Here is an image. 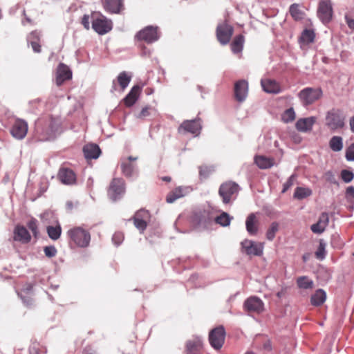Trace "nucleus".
<instances>
[{"mask_svg": "<svg viewBox=\"0 0 354 354\" xmlns=\"http://www.w3.org/2000/svg\"><path fill=\"white\" fill-rule=\"evenodd\" d=\"M59 124L53 119H39L35 122L34 137L37 141L44 142L55 138Z\"/></svg>", "mask_w": 354, "mask_h": 354, "instance_id": "nucleus-1", "label": "nucleus"}, {"mask_svg": "<svg viewBox=\"0 0 354 354\" xmlns=\"http://www.w3.org/2000/svg\"><path fill=\"white\" fill-rule=\"evenodd\" d=\"M241 190L240 186L235 182L227 181L223 183L218 189V195L225 205H232L237 198Z\"/></svg>", "mask_w": 354, "mask_h": 354, "instance_id": "nucleus-2", "label": "nucleus"}, {"mask_svg": "<svg viewBox=\"0 0 354 354\" xmlns=\"http://www.w3.org/2000/svg\"><path fill=\"white\" fill-rule=\"evenodd\" d=\"M70 240L77 247L86 248L91 242V234L82 226L74 227L67 232Z\"/></svg>", "mask_w": 354, "mask_h": 354, "instance_id": "nucleus-3", "label": "nucleus"}, {"mask_svg": "<svg viewBox=\"0 0 354 354\" xmlns=\"http://www.w3.org/2000/svg\"><path fill=\"white\" fill-rule=\"evenodd\" d=\"M323 95L321 88L306 87L298 93V97L301 103L305 105H310L318 100Z\"/></svg>", "mask_w": 354, "mask_h": 354, "instance_id": "nucleus-4", "label": "nucleus"}, {"mask_svg": "<svg viewBox=\"0 0 354 354\" xmlns=\"http://www.w3.org/2000/svg\"><path fill=\"white\" fill-rule=\"evenodd\" d=\"M326 125L331 130L335 131L344 126V117L338 109H332L327 112Z\"/></svg>", "mask_w": 354, "mask_h": 354, "instance_id": "nucleus-5", "label": "nucleus"}, {"mask_svg": "<svg viewBox=\"0 0 354 354\" xmlns=\"http://www.w3.org/2000/svg\"><path fill=\"white\" fill-rule=\"evenodd\" d=\"M138 157L129 156L122 158L120 160V168L122 173L127 178L138 176L139 174L138 166L134 162L138 160Z\"/></svg>", "mask_w": 354, "mask_h": 354, "instance_id": "nucleus-6", "label": "nucleus"}, {"mask_svg": "<svg viewBox=\"0 0 354 354\" xmlns=\"http://www.w3.org/2000/svg\"><path fill=\"white\" fill-rule=\"evenodd\" d=\"M125 193V183L121 178H113L108 190L109 197L113 201L122 198Z\"/></svg>", "mask_w": 354, "mask_h": 354, "instance_id": "nucleus-7", "label": "nucleus"}, {"mask_svg": "<svg viewBox=\"0 0 354 354\" xmlns=\"http://www.w3.org/2000/svg\"><path fill=\"white\" fill-rule=\"evenodd\" d=\"M225 330L223 326L212 329L209 334L210 345L216 350H219L223 345L225 338Z\"/></svg>", "mask_w": 354, "mask_h": 354, "instance_id": "nucleus-8", "label": "nucleus"}, {"mask_svg": "<svg viewBox=\"0 0 354 354\" xmlns=\"http://www.w3.org/2000/svg\"><path fill=\"white\" fill-rule=\"evenodd\" d=\"M216 37L222 45L229 43L234 32L233 27L227 21L218 24L216 27Z\"/></svg>", "mask_w": 354, "mask_h": 354, "instance_id": "nucleus-9", "label": "nucleus"}, {"mask_svg": "<svg viewBox=\"0 0 354 354\" xmlns=\"http://www.w3.org/2000/svg\"><path fill=\"white\" fill-rule=\"evenodd\" d=\"M333 7L330 0H320L317 9V16L324 24L330 22L333 17Z\"/></svg>", "mask_w": 354, "mask_h": 354, "instance_id": "nucleus-10", "label": "nucleus"}, {"mask_svg": "<svg viewBox=\"0 0 354 354\" xmlns=\"http://www.w3.org/2000/svg\"><path fill=\"white\" fill-rule=\"evenodd\" d=\"M202 129L200 118H196L190 120H185L178 127L179 133H190L195 136L200 134Z\"/></svg>", "mask_w": 354, "mask_h": 354, "instance_id": "nucleus-11", "label": "nucleus"}, {"mask_svg": "<svg viewBox=\"0 0 354 354\" xmlns=\"http://www.w3.org/2000/svg\"><path fill=\"white\" fill-rule=\"evenodd\" d=\"M243 309L248 313L260 314L264 310V303L259 297L251 296L245 300Z\"/></svg>", "mask_w": 354, "mask_h": 354, "instance_id": "nucleus-12", "label": "nucleus"}, {"mask_svg": "<svg viewBox=\"0 0 354 354\" xmlns=\"http://www.w3.org/2000/svg\"><path fill=\"white\" fill-rule=\"evenodd\" d=\"M92 28L99 35H104L112 29V21L102 15L94 17Z\"/></svg>", "mask_w": 354, "mask_h": 354, "instance_id": "nucleus-13", "label": "nucleus"}, {"mask_svg": "<svg viewBox=\"0 0 354 354\" xmlns=\"http://www.w3.org/2000/svg\"><path fill=\"white\" fill-rule=\"evenodd\" d=\"M136 37L139 40H143L148 44H151L157 41L160 36L157 27L149 26L140 30Z\"/></svg>", "mask_w": 354, "mask_h": 354, "instance_id": "nucleus-14", "label": "nucleus"}, {"mask_svg": "<svg viewBox=\"0 0 354 354\" xmlns=\"http://www.w3.org/2000/svg\"><path fill=\"white\" fill-rule=\"evenodd\" d=\"M10 132L12 137L17 140H22L28 132V123L22 119H16L10 128Z\"/></svg>", "mask_w": 354, "mask_h": 354, "instance_id": "nucleus-15", "label": "nucleus"}, {"mask_svg": "<svg viewBox=\"0 0 354 354\" xmlns=\"http://www.w3.org/2000/svg\"><path fill=\"white\" fill-rule=\"evenodd\" d=\"M242 248L248 255L261 256L263 252V244L245 239L241 242Z\"/></svg>", "mask_w": 354, "mask_h": 354, "instance_id": "nucleus-16", "label": "nucleus"}, {"mask_svg": "<svg viewBox=\"0 0 354 354\" xmlns=\"http://www.w3.org/2000/svg\"><path fill=\"white\" fill-rule=\"evenodd\" d=\"M203 341L201 337L194 336L186 342V354H202Z\"/></svg>", "mask_w": 354, "mask_h": 354, "instance_id": "nucleus-17", "label": "nucleus"}, {"mask_svg": "<svg viewBox=\"0 0 354 354\" xmlns=\"http://www.w3.org/2000/svg\"><path fill=\"white\" fill-rule=\"evenodd\" d=\"M72 78V71L64 64L60 63L57 68L55 83L59 86L66 80Z\"/></svg>", "mask_w": 354, "mask_h": 354, "instance_id": "nucleus-18", "label": "nucleus"}, {"mask_svg": "<svg viewBox=\"0 0 354 354\" xmlns=\"http://www.w3.org/2000/svg\"><path fill=\"white\" fill-rule=\"evenodd\" d=\"M57 176L59 180L64 185H71L76 183V175L71 169L66 167L60 168Z\"/></svg>", "mask_w": 354, "mask_h": 354, "instance_id": "nucleus-19", "label": "nucleus"}, {"mask_svg": "<svg viewBox=\"0 0 354 354\" xmlns=\"http://www.w3.org/2000/svg\"><path fill=\"white\" fill-rule=\"evenodd\" d=\"M13 239L22 243H28L31 240V236L24 226L17 225L13 231Z\"/></svg>", "mask_w": 354, "mask_h": 354, "instance_id": "nucleus-20", "label": "nucleus"}, {"mask_svg": "<svg viewBox=\"0 0 354 354\" xmlns=\"http://www.w3.org/2000/svg\"><path fill=\"white\" fill-rule=\"evenodd\" d=\"M248 84L247 81L241 80L235 83L234 95L237 101L243 102L248 95Z\"/></svg>", "mask_w": 354, "mask_h": 354, "instance_id": "nucleus-21", "label": "nucleus"}, {"mask_svg": "<svg viewBox=\"0 0 354 354\" xmlns=\"http://www.w3.org/2000/svg\"><path fill=\"white\" fill-rule=\"evenodd\" d=\"M104 10L111 14H118L124 8L122 0H104L103 1Z\"/></svg>", "mask_w": 354, "mask_h": 354, "instance_id": "nucleus-22", "label": "nucleus"}, {"mask_svg": "<svg viewBox=\"0 0 354 354\" xmlns=\"http://www.w3.org/2000/svg\"><path fill=\"white\" fill-rule=\"evenodd\" d=\"M328 223V214L326 212H323L319 216L317 222L311 225L310 229L315 234H322L324 232Z\"/></svg>", "mask_w": 354, "mask_h": 354, "instance_id": "nucleus-23", "label": "nucleus"}, {"mask_svg": "<svg viewBox=\"0 0 354 354\" xmlns=\"http://www.w3.org/2000/svg\"><path fill=\"white\" fill-rule=\"evenodd\" d=\"M261 85L266 93L277 94L281 92L280 85L274 80L262 79L261 80Z\"/></svg>", "mask_w": 354, "mask_h": 354, "instance_id": "nucleus-24", "label": "nucleus"}, {"mask_svg": "<svg viewBox=\"0 0 354 354\" xmlns=\"http://www.w3.org/2000/svg\"><path fill=\"white\" fill-rule=\"evenodd\" d=\"M316 122L315 117H308L299 119L296 124V129L301 132H307L312 129L313 124Z\"/></svg>", "mask_w": 354, "mask_h": 354, "instance_id": "nucleus-25", "label": "nucleus"}, {"mask_svg": "<svg viewBox=\"0 0 354 354\" xmlns=\"http://www.w3.org/2000/svg\"><path fill=\"white\" fill-rule=\"evenodd\" d=\"M189 192V187H178L167 194L166 201L168 203H172L177 199L185 196Z\"/></svg>", "mask_w": 354, "mask_h": 354, "instance_id": "nucleus-26", "label": "nucleus"}, {"mask_svg": "<svg viewBox=\"0 0 354 354\" xmlns=\"http://www.w3.org/2000/svg\"><path fill=\"white\" fill-rule=\"evenodd\" d=\"M83 153L86 159H97L101 153V150L97 145L91 143L83 147Z\"/></svg>", "mask_w": 354, "mask_h": 354, "instance_id": "nucleus-27", "label": "nucleus"}, {"mask_svg": "<svg viewBox=\"0 0 354 354\" xmlns=\"http://www.w3.org/2000/svg\"><path fill=\"white\" fill-rule=\"evenodd\" d=\"M141 88L138 85L133 86L129 93L124 98V104L127 106H133L138 99Z\"/></svg>", "mask_w": 354, "mask_h": 354, "instance_id": "nucleus-28", "label": "nucleus"}, {"mask_svg": "<svg viewBox=\"0 0 354 354\" xmlns=\"http://www.w3.org/2000/svg\"><path fill=\"white\" fill-rule=\"evenodd\" d=\"M245 228L249 234L254 236L258 232V225L256 214L254 213L250 214L245 221Z\"/></svg>", "mask_w": 354, "mask_h": 354, "instance_id": "nucleus-29", "label": "nucleus"}, {"mask_svg": "<svg viewBox=\"0 0 354 354\" xmlns=\"http://www.w3.org/2000/svg\"><path fill=\"white\" fill-rule=\"evenodd\" d=\"M196 219L198 225L204 228H208L214 222V218L205 211L196 215Z\"/></svg>", "mask_w": 354, "mask_h": 354, "instance_id": "nucleus-30", "label": "nucleus"}, {"mask_svg": "<svg viewBox=\"0 0 354 354\" xmlns=\"http://www.w3.org/2000/svg\"><path fill=\"white\" fill-rule=\"evenodd\" d=\"M326 299V293L323 289H318L312 295L310 302L313 306H319L322 305Z\"/></svg>", "mask_w": 354, "mask_h": 354, "instance_id": "nucleus-31", "label": "nucleus"}, {"mask_svg": "<svg viewBox=\"0 0 354 354\" xmlns=\"http://www.w3.org/2000/svg\"><path fill=\"white\" fill-rule=\"evenodd\" d=\"M254 162L260 169H268L273 166L274 159L263 156H257L254 157Z\"/></svg>", "mask_w": 354, "mask_h": 354, "instance_id": "nucleus-32", "label": "nucleus"}, {"mask_svg": "<svg viewBox=\"0 0 354 354\" xmlns=\"http://www.w3.org/2000/svg\"><path fill=\"white\" fill-rule=\"evenodd\" d=\"M244 41L245 39L243 35H236L231 44L232 51L235 54L241 53L243 48Z\"/></svg>", "mask_w": 354, "mask_h": 354, "instance_id": "nucleus-33", "label": "nucleus"}, {"mask_svg": "<svg viewBox=\"0 0 354 354\" xmlns=\"http://www.w3.org/2000/svg\"><path fill=\"white\" fill-rule=\"evenodd\" d=\"M39 39V33L37 31H32L28 36V41L30 44L31 47L35 53H40L41 52V46L37 42V40Z\"/></svg>", "mask_w": 354, "mask_h": 354, "instance_id": "nucleus-34", "label": "nucleus"}, {"mask_svg": "<svg viewBox=\"0 0 354 354\" xmlns=\"http://www.w3.org/2000/svg\"><path fill=\"white\" fill-rule=\"evenodd\" d=\"M312 194L313 191L309 187H297L295 189L293 196L295 198H297L298 200H302L311 196Z\"/></svg>", "mask_w": 354, "mask_h": 354, "instance_id": "nucleus-35", "label": "nucleus"}, {"mask_svg": "<svg viewBox=\"0 0 354 354\" xmlns=\"http://www.w3.org/2000/svg\"><path fill=\"white\" fill-rule=\"evenodd\" d=\"M47 234L49 238L53 241L59 239L62 234V227L59 224L55 226L49 225L46 227Z\"/></svg>", "mask_w": 354, "mask_h": 354, "instance_id": "nucleus-36", "label": "nucleus"}, {"mask_svg": "<svg viewBox=\"0 0 354 354\" xmlns=\"http://www.w3.org/2000/svg\"><path fill=\"white\" fill-rule=\"evenodd\" d=\"M329 147L332 151L338 152L343 149V139L341 136H333L329 141Z\"/></svg>", "mask_w": 354, "mask_h": 354, "instance_id": "nucleus-37", "label": "nucleus"}, {"mask_svg": "<svg viewBox=\"0 0 354 354\" xmlns=\"http://www.w3.org/2000/svg\"><path fill=\"white\" fill-rule=\"evenodd\" d=\"M297 284L299 288L308 290L313 288L314 282L308 277L302 276L297 278Z\"/></svg>", "mask_w": 354, "mask_h": 354, "instance_id": "nucleus-38", "label": "nucleus"}, {"mask_svg": "<svg viewBox=\"0 0 354 354\" xmlns=\"http://www.w3.org/2000/svg\"><path fill=\"white\" fill-rule=\"evenodd\" d=\"M233 217L230 216L227 212H222L219 216L214 218V222L222 227H227L230 225Z\"/></svg>", "mask_w": 354, "mask_h": 354, "instance_id": "nucleus-39", "label": "nucleus"}, {"mask_svg": "<svg viewBox=\"0 0 354 354\" xmlns=\"http://www.w3.org/2000/svg\"><path fill=\"white\" fill-rule=\"evenodd\" d=\"M289 12L292 18L299 21L304 18V12L299 9V6L297 3H293L290 6Z\"/></svg>", "mask_w": 354, "mask_h": 354, "instance_id": "nucleus-40", "label": "nucleus"}, {"mask_svg": "<svg viewBox=\"0 0 354 354\" xmlns=\"http://www.w3.org/2000/svg\"><path fill=\"white\" fill-rule=\"evenodd\" d=\"M326 243L323 239H320L319 241V245L315 252V257L317 259L322 261L325 259L326 251Z\"/></svg>", "mask_w": 354, "mask_h": 354, "instance_id": "nucleus-41", "label": "nucleus"}, {"mask_svg": "<svg viewBox=\"0 0 354 354\" xmlns=\"http://www.w3.org/2000/svg\"><path fill=\"white\" fill-rule=\"evenodd\" d=\"M131 77L128 75L125 71L120 73L118 76V82L122 89H125L130 83Z\"/></svg>", "mask_w": 354, "mask_h": 354, "instance_id": "nucleus-42", "label": "nucleus"}, {"mask_svg": "<svg viewBox=\"0 0 354 354\" xmlns=\"http://www.w3.org/2000/svg\"><path fill=\"white\" fill-rule=\"evenodd\" d=\"M315 34L314 30L310 29H305L301 36V39L303 42L308 44L314 41Z\"/></svg>", "mask_w": 354, "mask_h": 354, "instance_id": "nucleus-43", "label": "nucleus"}, {"mask_svg": "<svg viewBox=\"0 0 354 354\" xmlns=\"http://www.w3.org/2000/svg\"><path fill=\"white\" fill-rule=\"evenodd\" d=\"M295 119V112L293 108L286 109L281 114V120L285 123L292 122Z\"/></svg>", "mask_w": 354, "mask_h": 354, "instance_id": "nucleus-44", "label": "nucleus"}, {"mask_svg": "<svg viewBox=\"0 0 354 354\" xmlns=\"http://www.w3.org/2000/svg\"><path fill=\"white\" fill-rule=\"evenodd\" d=\"M279 230V224L277 222H272L266 232V238L269 241H272L275 237L276 232Z\"/></svg>", "mask_w": 354, "mask_h": 354, "instance_id": "nucleus-45", "label": "nucleus"}, {"mask_svg": "<svg viewBox=\"0 0 354 354\" xmlns=\"http://www.w3.org/2000/svg\"><path fill=\"white\" fill-rule=\"evenodd\" d=\"M27 226L28 227L29 230L32 232L33 236L37 238L39 235V230H38V225H37V221L32 218L27 223Z\"/></svg>", "mask_w": 354, "mask_h": 354, "instance_id": "nucleus-46", "label": "nucleus"}, {"mask_svg": "<svg viewBox=\"0 0 354 354\" xmlns=\"http://www.w3.org/2000/svg\"><path fill=\"white\" fill-rule=\"evenodd\" d=\"M153 113H155V109L151 106H147L142 109L140 113L137 115V118L144 119L150 116Z\"/></svg>", "mask_w": 354, "mask_h": 354, "instance_id": "nucleus-47", "label": "nucleus"}, {"mask_svg": "<svg viewBox=\"0 0 354 354\" xmlns=\"http://www.w3.org/2000/svg\"><path fill=\"white\" fill-rule=\"evenodd\" d=\"M133 220V223L135 227L140 231V233H142L147 226V221L142 220L139 218H132Z\"/></svg>", "mask_w": 354, "mask_h": 354, "instance_id": "nucleus-48", "label": "nucleus"}, {"mask_svg": "<svg viewBox=\"0 0 354 354\" xmlns=\"http://www.w3.org/2000/svg\"><path fill=\"white\" fill-rule=\"evenodd\" d=\"M341 178L344 183H348L353 180L354 174L351 171L343 169L341 171Z\"/></svg>", "mask_w": 354, "mask_h": 354, "instance_id": "nucleus-49", "label": "nucleus"}, {"mask_svg": "<svg viewBox=\"0 0 354 354\" xmlns=\"http://www.w3.org/2000/svg\"><path fill=\"white\" fill-rule=\"evenodd\" d=\"M199 174L201 178H207L214 169L213 167L202 166L199 167Z\"/></svg>", "mask_w": 354, "mask_h": 354, "instance_id": "nucleus-50", "label": "nucleus"}, {"mask_svg": "<svg viewBox=\"0 0 354 354\" xmlns=\"http://www.w3.org/2000/svg\"><path fill=\"white\" fill-rule=\"evenodd\" d=\"M297 178V175L295 174H292L287 181L283 185L282 193H285L288 191L294 184L295 180Z\"/></svg>", "mask_w": 354, "mask_h": 354, "instance_id": "nucleus-51", "label": "nucleus"}, {"mask_svg": "<svg viewBox=\"0 0 354 354\" xmlns=\"http://www.w3.org/2000/svg\"><path fill=\"white\" fill-rule=\"evenodd\" d=\"M44 252L47 257L52 258L57 254V251L54 245H49L44 247Z\"/></svg>", "mask_w": 354, "mask_h": 354, "instance_id": "nucleus-52", "label": "nucleus"}, {"mask_svg": "<svg viewBox=\"0 0 354 354\" xmlns=\"http://www.w3.org/2000/svg\"><path fill=\"white\" fill-rule=\"evenodd\" d=\"M149 218V213L147 210L145 209H140L136 212L133 218H139L142 220L147 221Z\"/></svg>", "mask_w": 354, "mask_h": 354, "instance_id": "nucleus-53", "label": "nucleus"}, {"mask_svg": "<svg viewBox=\"0 0 354 354\" xmlns=\"http://www.w3.org/2000/svg\"><path fill=\"white\" fill-rule=\"evenodd\" d=\"M124 240V234L120 232H115L112 236V241L116 246L120 245Z\"/></svg>", "mask_w": 354, "mask_h": 354, "instance_id": "nucleus-54", "label": "nucleus"}, {"mask_svg": "<svg viewBox=\"0 0 354 354\" xmlns=\"http://www.w3.org/2000/svg\"><path fill=\"white\" fill-rule=\"evenodd\" d=\"M346 158L348 161H354V142L346 149Z\"/></svg>", "mask_w": 354, "mask_h": 354, "instance_id": "nucleus-55", "label": "nucleus"}, {"mask_svg": "<svg viewBox=\"0 0 354 354\" xmlns=\"http://www.w3.org/2000/svg\"><path fill=\"white\" fill-rule=\"evenodd\" d=\"M325 178L328 182H329L331 184L337 183L335 175L333 174L332 171H328L325 173Z\"/></svg>", "mask_w": 354, "mask_h": 354, "instance_id": "nucleus-56", "label": "nucleus"}, {"mask_svg": "<svg viewBox=\"0 0 354 354\" xmlns=\"http://www.w3.org/2000/svg\"><path fill=\"white\" fill-rule=\"evenodd\" d=\"M82 24L86 29L89 30L90 28V22H89V16L88 15H84L82 19Z\"/></svg>", "mask_w": 354, "mask_h": 354, "instance_id": "nucleus-57", "label": "nucleus"}, {"mask_svg": "<svg viewBox=\"0 0 354 354\" xmlns=\"http://www.w3.org/2000/svg\"><path fill=\"white\" fill-rule=\"evenodd\" d=\"M18 295L21 297L24 304L26 306H30L32 304V301L30 297L23 296L21 293H18Z\"/></svg>", "mask_w": 354, "mask_h": 354, "instance_id": "nucleus-58", "label": "nucleus"}, {"mask_svg": "<svg viewBox=\"0 0 354 354\" xmlns=\"http://www.w3.org/2000/svg\"><path fill=\"white\" fill-rule=\"evenodd\" d=\"M345 20H346V23L348 25V26L351 29L354 30V19H352L348 15H346Z\"/></svg>", "mask_w": 354, "mask_h": 354, "instance_id": "nucleus-59", "label": "nucleus"}, {"mask_svg": "<svg viewBox=\"0 0 354 354\" xmlns=\"http://www.w3.org/2000/svg\"><path fill=\"white\" fill-rule=\"evenodd\" d=\"M346 194L348 196H351L354 198V187L350 186L347 187Z\"/></svg>", "mask_w": 354, "mask_h": 354, "instance_id": "nucleus-60", "label": "nucleus"}, {"mask_svg": "<svg viewBox=\"0 0 354 354\" xmlns=\"http://www.w3.org/2000/svg\"><path fill=\"white\" fill-rule=\"evenodd\" d=\"M83 354H97L96 351L91 347H86L83 351Z\"/></svg>", "mask_w": 354, "mask_h": 354, "instance_id": "nucleus-61", "label": "nucleus"}, {"mask_svg": "<svg viewBox=\"0 0 354 354\" xmlns=\"http://www.w3.org/2000/svg\"><path fill=\"white\" fill-rule=\"evenodd\" d=\"M349 124L351 131L354 133V115L351 118Z\"/></svg>", "mask_w": 354, "mask_h": 354, "instance_id": "nucleus-62", "label": "nucleus"}, {"mask_svg": "<svg viewBox=\"0 0 354 354\" xmlns=\"http://www.w3.org/2000/svg\"><path fill=\"white\" fill-rule=\"evenodd\" d=\"M29 354H39V352L37 349L35 348H32L30 349V353Z\"/></svg>", "mask_w": 354, "mask_h": 354, "instance_id": "nucleus-63", "label": "nucleus"}, {"mask_svg": "<svg viewBox=\"0 0 354 354\" xmlns=\"http://www.w3.org/2000/svg\"><path fill=\"white\" fill-rule=\"evenodd\" d=\"M264 348L266 349H270L271 348L270 343V342L266 343L264 344Z\"/></svg>", "mask_w": 354, "mask_h": 354, "instance_id": "nucleus-64", "label": "nucleus"}]
</instances>
